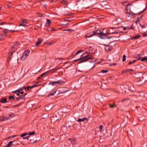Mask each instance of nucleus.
<instances>
[{
    "label": "nucleus",
    "instance_id": "f257e3e1",
    "mask_svg": "<svg viewBox=\"0 0 147 147\" xmlns=\"http://www.w3.org/2000/svg\"><path fill=\"white\" fill-rule=\"evenodd\" d=\"M93 59L94 57L92 55L89 54L88 52H86L82 54L80 59L75 60V61H77L78 60H80L79 63H81L86 62L89 59Z\"/></svg>",
    "mask_w": 147,
    "mask_h": 147
},
{
    "label": "nucleus",
    "instance_id": "f03ea898",
    "mask_svg": "<svg viewBox=\"0 0 147 147\" xmlns=\"http://www.w3.org/2000/svg\"><path fill=\"white\" fill-rule=\"evenodd\" d=\"M92 33H93V34H94V35L100 34V37L101 38L104 39L105 38H108V39H109L111 38V37H107L106 35V34L104 33L100 30H97L95 31H93Z\"/></svg>",
    "mask_w": 147,
    "mask_h": 147
},
{
    "label": "nucleus",
    "instance_id": "7ed1b4c3",
    "mask_svg": "<svg viewBox=\"0 0 147 147\" xmlns=\"http://www.w3.org/2000/svg\"><path fill=\"white\" fill-rule=\"evenodd\" d=\"M132 5V4L131 3H129L126 6V11L125 12V13L127 14V16H128V17H130V18H133L134 17V15H136V14H138L139 15H140L141 13H142L143 11H141L140 12L138 13H132V12H131V11L130 10V12H128L127 11H128V9L127 8V7L129 5L131 6Z\"/></svg>",
    "mask_w": 147,
    "mask_h": 147
},
{
    "label": "nucleus",
    "instance_id": "20e7f679",
    "mask_svg": "<svg viewBox=\"0 0 147 147\" xmlns=\"http://www.w3.org/2000/svg\"><path fill=\"white\" fill-rule=\"evenodd\" d=\"M65 82L62 81L61 80H59L56 81L50 82L49 83V84H51L52 86L56 85L57 84H61L64 83Z\"/></svg>",
    "mask_w": 147,
    "mask_h": 147
},
{
    "label": "nucleus",
    "instance_id": "39448f33",
    "mask_svg": "<svg viewBox=\"0 0 147 147\" xmlns=\"http://www.w3.org/2000/svg\"><path fill=\"white\" fill-rule=\"evenodd\" d=\"M8 30L7 29L4 30V31L0 35V36H1V38H0V40L3 39L4 37L6 35V34L7 33Z\"/></svg>",
    "mask_w": 147,
    "mask_h": 147
},
{
    "label": "nucleus",
    "instance_id": "423d86ee",
    "mask_svg": "<svg viewBox=\"0 0 147 147\" xmlns=\"http://www.w3.org/2000/svg\"><path fill=\"white\" fill-rule=\"evenodd\" d=\"M27 20L26 19H23L22 20L21 23L20 24V26H27L26 24H27Z\"/></svg>",
    "mask_w": 147,
    "mask_h": 147
},
{
    "label": "nucleus",
    "instance_id": "0eeeda50",
    "mask_svg": "<svg viewBox=\"0 0 147 147\" xmlns=\"http://www.w3.org/2000/svg\"><path fill=\"white\" fill-rule=\"evenodd\" d=\"M68 91V88L65 87H63L61 88L59 90L61 93H65Z\"/></svg>",
    "mask_w": 147,
    "mask_h": 147
},
{
    "label": "nucleus",
    "instance_id": "6e6552de",
    "mask_svg": "<svg viewBox=\"0 0 147 147\" xmlns=\"http://www.w3.org/2000/svg\"><path fill=\"white\" fill-rule=\"evenodd\" d=\"M36 86H37V85H36V84H35L34 85L32 86H28V87L24 86V89L26 91H27L26 90H29V89L30 88H32L33 87H35Z\"/></svg>",
    "mask_w": 147,
    "mask_h": 147
},
{
    "label": "nucleus",
    "instance_id": "1a4fd4ad",
    "mask_svg": "<svg viewBox=\"0 0 147 147\" xmlns=\"http://www.w3.org/2000/svg\"><path fill=\"white\" fill-rule=\"evenodd\" d=\"M10 119V118L9 117H6L4 116H3L2 117L0 118V120L2 121H6L7 120H8Z\"/></svg>",
    "mask_w": 147,
    "mask_h": 147
},
{
    "label": "nucleus",
    "instance_id": "9d476101",
    "mask_svg": "<svg viewBox=\"0 0 147 147\" xmlns=\"http://www.w3.org/2000/svg\"><path fill=\"white\" fill-rule=\"evenodd\" d=\"M30 51L29 50H27L25 51L22 54L24 56H26L27 57L28 56V54L30 53Z\"/></svg>",
    "mask_w": 147,
    "mask_h": 147
},
{
    "label": "nucleus",
    "instance_id": "9b49d317",
    "mask_svg": "<svg viewBox=\"0 0 147 147\" xmlns=\"http://www.w3.org/2000/svg\"><path fill=\"white\" fill-rule=\"evenodd\" d=\"M38 42L35 45L36 46H38L42 43V40L41 38H38Z\"/></svg>",
    "mask_w": 147,
    "mask_h": 147
},
{
    "label": "nucleus",
    "instance_id": "f8f14e48",
    "mask_svg": "<svg viewBox=\"0 0 147 147\" xmlns=\"http://www.w3.org/2000/svg\"><path fill=\"white\" fill-rule=\"evenodd\" d=\"M51 21L49 19H47V22L45 23V25L46 26H49L51 24Z\"/></svg>",
    "mask_w": 147,
    "mask_h": 147
},
{
    "label": "nucleus",
    "instance_id": "ddd939ff",
    "mask_svg": "<svg viewBox=\"0 0 147 147\" xmlns=\"http://www.w3.org/2000/svg\"><path fill=\"white\" fill-rule=\"evenodd\" d=\"M71 144H77V142L76 141V139L72 138V140L71 141Z\"/></svg>",
    "mask_w": 147,
    "mask_h": 147
},
{
    "label": "nucleus",
    "instance_id": "4468645a",
    "mask_svg": "<svg viewBox=\"0 0 147 147\" xmlns=\"http://www.w3.org/2000/svg\"><path fill=\"white\" fill-rule=\"evenodd\" d=\"M7 99L6 98H2L0 100V102L2 103H6L7 102Z\"/></svg>",
    "mask_w": 147,
    "mask_h": 147
},
{
    "label": "nucleus",
    "instance_id": "2eb2a0df",
    "mask_svg": "<svg viewBox=\"0 0 147 147\" xmlns=\"http://www.w3.org/2000/svg\"><path fill=\"white\" fill-rule=\"evenodd\" d=\"M15 141V140H14L13 141H10L9 142L8 144H7V145L6 146V147H11V146L13 145L12 144Z\"/></svg>",
    "mask_w": 147,
    "mask_h": 147
},
{
    "label": "nucleus",
    "instance_id": "dca6fc26",
    "mask_svg": "<svg viewBox=\"0 0 147 147\" xmlns=\"http://www.w3.org/2000/svg\"><path fill=\"white\" fill-rule=\"evenodd\" d=\"M111 47L108 46H107L106 47H105V50L106 51H110L111 50Z\"/></svg>",
    "mask_w": 147,
    "mask_h": 147
},
{
    "label": "nucleus",
    "instance_id": "f3484780",
    "mask_svg": "<svg viewBox=\"0 0 147 147\" xmlns=\"http://www.w3.org/2000/svg\"><path fill=\"white\" fill-rule=\"evenodd\" d=\"M53 116H54V115H53ZM55 118L54 116H52V117H51V120H53L54 121H56L58 119V118H57V117H56V116H55Z\"/></svg>",
    "mask_w": 147,
    "mask_h": 147
},
{
    "label": "nucleus",
    "instance_id": "a211bd4d",
    "mask_svg": "<svg viewBox=\"0 0 147 147\" xmlns=\"http://www.w3.org/2000/svg\"><path fill=\"white\" fill-rule=\"evenodd\" d=\"M61 3L67 5L69 4L68 2L65 0H63L61 2Z\"/></svg>",
    "mask_w": 147,
    "mask_h": 147
},
{
    "label": "nucleus",
    "instance_id": "6ab92c4d",
    "mask_svg": "<svg viewBox=\"0 0 147 147\" xmlns=\"http://www.w3.org/2000/svg\"><path fill=\"white\" fill-rule=\"evenodd\" d=\"M48 71H47L46 72H45L42 74H41L37 78V80L39 79L41 77L43 76L46 73H47Z\"/></svg>",
    "mask_w": 147,
    "mask_h": 147
},
{
    "label": "nucleus",
    "instance_id": "aec40b11",
    "mask_svg": "<svg viewBox=\"0 0 147 147\" xmlns=\"http://www.w3.org/2000/svg\"><path fill=\"white\" fill-rule=\"evenodd\" d=\"M86 118H84L82 119L79 118L77 120V121L78 122H81V121H84L86 119Z\"/></svg>",
    "mask_w": 147,
    "mask_h": 147
},
{
    "label": "nucleus",
    "instance_id": "412c9836",
    "mask_svg": "<svg viewBox=\"0 0 147 147\" xmlns=\"http://www.w3.org/2000/svg\"><path fill=\"white\" fill-rule=\"evenodd\" d=\"M27 58V57L26 56H25L22 54V57L20 59H22V60L24 61Z\"/></svg>",
    "mask_w": 147,
    "mask_h": 147
},
{
    "label": "nucleus",
    "instance_id": "4be33fe9",
    "mask_svg": "<svg viewBox=\"0 0 147 147\" xmlns=\"http://www.w3.org/2000/svg\"><path fill=\"white\" fill-rule=\"evenodd\" d=\"M56 92V90L54 91L52 93H49L48 95V96H53V95H54L55 94Z\"/></svg>",
    "mask_w": 147,
    "mask_h": 147
},
{
    "label": "nucleus",
    "instance_id": "5701e85b",
    "mask_svg": "<svg viewBox=\"0 0 147 147\" xmlns=\"http://www.w3.org/2000/svg\"><path fill=\"white\" fill-rule=\"evenodd\" d=\"M14 98H15V97L13 96H9L8 97V99L9 100H11V99H14Z\"/></svg>",
    "mask_w": 147,
    "mask_h": 147
},
{
    "label": "nucleus",
    "instance_id": "b1692460",
    "mask_svg": "<svg viewBox=\"0 0 147 147\" xmlns=\"http://www.w3.org/2000/svg\"><path fill=\"white\" fill-rule=\"evenodd\" d=\"M18 45V42H16V43H15L13 46L11 47L12 49H13V48L17 47Z\"/></svg>",
    "mask_w": 147,
    "mask_h": 147
},
{
    "label": "nucleus",
    "instance_id": "393cba45",
    "mask_svg": "<svg viewBox=\"0 0 147 147\" xmlns=\"http://www.w3.org/2000/svg\"><path fill=\"white\" fill-rule=\"evenodd\" d=\"M93 35H94V34H93V33H92L91 34H87L86 35V36L87 37L90 38V37H91Z\"/></svg>",
    "mask_w": 147,
    "mask_h": 147
},
{
    "label": "nucleus",
    "instance_id": "a878e982",
    "mask_svg": "<svg viewBox=\"0 0 147 147\" xmlns=\"http://www.w3.org/2000/svg\"><path fill=\"white\" fill-rule=\"evenodd\" d=\"M141 37V36L140 35H137L136 36H135L133 37L134 39H138L140 38Z\"/></svg>",
    "mask_w": 147,
    "mask_h": 147
},
{
    "label": "nucleus",
    "instance_id": "bb28decb",
    "mask_svg": "<svg viewBox=\"0 0 147 147\" xmlns=\"http://www.w3.org/2000/svg\"><path fill=\"white\" fill-rule=\"evenodd\" d=\"M83 51V50H78V51H77L76 53L75 54V55H76L78 54H79V53L82 52Z\"/></svg>",
    "mask_w": 147,
    "mask_h": 147
},
{
    "label": "nucleus",
    "instance_id": "cd10ccee",
    "mask_svg": "<svg viewBox=\"0 0 147 147\" xmlns=\"http://www.w3.org/2000/svg\"><path fill=\"white\" fill-rule=\"evenodd\" d=\"M37 14L38 15V16H37L38 17H42L44 16V15H43L42 14H41V13H37Z\"/></svg>",
    "mask_w": 147,
    "mask_h": 147
},
{
    "label": "nucleus",
    "instance_id": "c85d7f7f",
    "mask_svg": "<svg viewBox=\"0 0 147 147\" xmlns=\"http://www.w3.org/2000/svg\"><path fill=\"white\" fill-rule=\"evenodd\" d=\"M109 105L110 107L111 108H114L115 107L117 106V105H111L110 104H109Z\"/></svg>",
    "mask_w": 147,
    "mask_h": 147
},
{
    "label": "nucleus",
    "instance_id": "c756f323",
    "mask_svg": "<svg viewBox=\"0 0 147 147\" xmlns=\"http://www.w3.org/2000/svg\"><path fill=\"white\" fill-rule=\"evenodd\" d=\"M103 126L102 125L99 126V129L100 131V132H101L102 131V130L103 128Z\"/></svg>",
    "mask_w": 147,
    "mask_h": 147
},
{
    "label": "nucleus",
    "instance_id": "7c9ffc66",
    "mask_svg": "<svg viewBox=\"0 0 147 147\" xmlns=\"http://www.w3.org/2000/svg\"><path fill=\"white\" fill-rule=\"evenodd\" d=\"M108 70H102L101 71V72L102 73H106L108 72Z\"/></svg>",
    "mask_w": 147,
    "mask_h": 147
},
{
    "label": "nucleus",
    "instance_id": "2f4dec72",
    "mask_svg": "<svg viewBox=\"0 0 147 147\" xmlns=\"http://www.w3.org/2000/svg\"><path fill=\"white\" fill-rule=\"evenodd\" d=\"M28 134L27 133H24L23 134H22L21 135V137H25V136H26V135H28Z\"/></svg>",
    "mask_w": 147,
    "mask_h": 147
},
{
    "label": "nucleus",
    "instance_id": "473e14b6",
    "mask_svg": "<svg viewBox=\"0 0 147 147\" xmlns=\"http://www.w3.org/2000/svg\"><path fill=\"white\" fill-rule=\"evenodd\" d=\"M147 60V57H143L141 59V60L142 61H144L145 60Z\"/></svg>",
    "mask_w": 147,
    "mask_h": 147
},
{
    "label": "nucleus",
    "instance_id": "72a5a7b5",
    "mask_svg": "<svg viewBox=\"0 0 147 147\" xmlns=\"http://www.w3.org/2000/svg\"><path fill=\"white\" fill-rule=\"evenodd\" d=\"M126 55H124L123 56V60H122V61L123 62H124L125 61V60H126Z\"/></svg>",
    "mask_w": 147,
    "mask_h": 147
},
{
    "label": "nucleus",
    "instance_id": "f704fd0d",
    "mask_svg": "<svg viewBox=\"0 0 147 147\" xmlns=\"http://www.w3.org/2000/svg\"><path fill=\"white\" fill-rule=\"evenodd\" d=\"M63 31H70V32H72L73 31H74V30L73 29H67L64 30Z\"/></svg>",
    "mask_w": 147,
    "mask_h": 147
},
{
    "label": "nucleus",
    "instance_id": "c9c22d12",
    "mask_svg": "<svg viewBox=\"0 0 147 147\" xmlns=\"http://www.w3.org/2000/svg\"><path fill=\"white\" fill-rule=\"evenodd\" d=\"M35 134V132L34 131H33L32 132H30L28 134L29 135H34Z\"/></svg>",
    "mask_w": 147,
    "mask_h": 147
},
{
    "label": "nucleus",
    "instance_id": "e433bc0d",
    "mask_svg": "<svg viewBox=\"0 0 147 147\" xmlns=\"http://www.w3.org/2000/svg\"><path fill=\"white\" fill-rule=\"evenodd\" d=\"M13 52H12V51L9 52V54L8 55V56H11L13 55Z\"/></svg>",
    "mask_w": 147,
    "mask_h": 147
},
{
    "label": "nucleus",
    "instance_id": "4c0bfd02",
    "mask_svg": "<svg viewBox=\"0 0 147 147\" xmlns=\"http://www.w3.org/2000/svg\"><path fill=\"white\" fill-rule=\"evenodd\" d=\"M141 18V17H140L139 18H137V19H138V20H136V21L135 23L136 24H137L138 23V21H140V20L139 19H140Z\"/></svg>",
    "mask_w": 147,
    "mask_h": 147
},
{
    "label": "nucleus",
    "instance_id": "58836bf2",
    "mask_svg": "<svg viewBox=\"0 0 147 147\" xmlns=\"http://www.w3.org/2000/svg\"><path fill=\"white\" fill-rule=\"evenodd\" d=\"M58 69H55V68H53V69H52V73H54L56 71L58 70Z\"/></svg>",
    "mask_w": 147,
    "mask_h": 147
},
{
    "label": "nucleus",
    "instance_id": "ea45409f",
    "mask_svg": "<svg viewBox=\"0 0 147 147\" xmlns=\"http://www.w3.org/2000/svg\"><path fill=\"white\" fill-rule=\"evenodd\" d=\"M134 71L133 69H127L125 70L126 72H129V71Z\"/></svg>",
    "mask_w": 147,
    "mask_h": 147
},
{
    "label": "nucleus",
    "instance_id": "a19ab883",
    "mask_svg": "<svg viewBox=\"0 0 147 147\" xmlns=\"http://www.w3.org/2000/svg\"><path fill=\"white\" fill-rule=\"evenodd\" d=\"M29 137H30V136H28V137H26H26L25 136V137H23V138L24 139H27L28 140H29Z\"/></svg>",
    "mask_w": 147,
    "mask_h": 147
},
{
    "label": "nucleus",
    "instance_id": "79ce46f5",
    "mask_svg": "<svg viewBox=\"0 0 147 147\" xmlns=\"http://www.w3.org/2000/svg\"><path fill=\"white\" fill-rule=\"evenodd\" d=\"M127 28L128 29H133L134 28L132 26H131L130 27H127Z\"/></svg>",
    "mask_w": 147,
    "mask_h": 147
},
{
    "label": "nucleus",
    "instance_id": "37998d69",
    "mask_svg": "<svg viewBox=\"0 0 147 147\" xmlns=\"http://www.w3.org/2000/svg\"><path fill=\"white\" fill-rule=\"evenodd\" d=\"M20 97L21 99H23L25 97L24 95H21L20 96Z\"/></svg>",
    "mask_w": 147,
    "mask_h": 147
},
{
    "label": "nucleus",
    "instance_id": "c03bdc74",
    "mask_svg": "<svg viewBox=\"0 0 147 147\" xmlns=\"http://www.w3.org/2000/svg\"><path fill=\"white\" fill-rule=\"evenodd\" d=\"M8 61H9L11 59V56H8Z\"/></svg>",
    "mask_w": 147,
    "mask_h": 147
},
{
    "label": "nucleus",
    "instance_id": "a18cd8bd",
    "mask_svg": "<svg viewBox=\"0 0 147 147\" xmlns=\"http://www.w3.org/2000/svg\"><path fill=\"white\" fill-rule=\"evenodd\" d=\"M5 24H7V23L5 22H3L0 24V25H3Z\"/></svg>",
    "mask_w": 147,
    "mask_h": 147
},
{
    "label": "nucleus",
    "instance_id": "49530a36",
    "mask_svg": "<svg viewBox=\"0 0 147 147\" xmlns=\"http://www.w3.org/2000/svg\"><path fill=\"white\" fill-rule=\"evenodd\" d=\"M19 90H20V91L22 90H23L24 89V86H23V87H22L21 88H19Z\"/></svg>",
    "mask_w": 147,
    "mask_h": 147
},
{
    "label": "nucleus",
    "instance_id": "de8ad7c7",
    "mask_svg": "<svg viewBox=\"0 0 147 147\" xmlns=\"http://www.w3.org/2000/svg\"><path fill=\"white\" fill-rule=\"evenodd\" d=\"M16 99L17 100H19L21 99L20 97L16 98Z\"/></svg>",
    "mask_w": 147,
    "mask_h": 147
},
{
    "label": "nucleus",
    "instance_id": "09e8293b",
    "mask_svg": "<svg viewBox=\"0 0 147 147\" xmlns=\"http://www.w3.org/2000/svg\"><path fill=\"white\" fill-rule=\"evenodd\" d=\"M13 115V114H10L9 115V117H13V116H12V115Z\"/></svg>",
    "mask_w": 147,
    "mask_h": 147
},
{
    "label": "nucleus",
    "instance_id": "8fccbe9b",
    "mask_svg": "<svg viewBox=\"0 0 147 147\" xmlns=\"http://www.w3.org/2000/svg\"><path fill=\"white\" fill-rule=\"evenodd\" d=\"M56 30L54 28H51V30H50V31H53L54 30Z\"/></svg>",
    "mask_w": 147,
    "mask_h": 147
},
{
    "label": "nucleus",
    "instance_id": "3c124183",
    "mask_svg": "<svg viewBox=\"0 0 147 147\" xmlns=\"http://www.w3.org/2000/svg\"><path fill=\"white\" fill-rule=\"evenodd\" d=\"M43 5L44 6V7H47V4H43Z\"/></svg>",
    "mask_w": 147,
    "mask_h": 147
},
{
    "label": "nucleus",
    "instance_id": "603ef678",
    "mask_svg": "<svg viewBox=\"0 0 147 147\" xmlns=\"http://www.w3.org/2000/svg\"><path fill=\"white\" fill-rule=\"evenodd\" d=\"M136 60H134L132 62V63H134L135 62H136Z\"/></svg>",
    "mask_w": 147,
    "mask_h": 147
},
{
    "label": "nucleus",
    "instance_id": "864d4df0",
    "mask_svg": "<svg viewBox=\"0 0 147 147\" xmlns=\"http://www.w3.org/2000/svg\"><path fill=\"white\" fill-rule=\"evenodd\" d=\"M10 31L11 32H13L16 31V30H10Z\"/></svg>",
    "mask_w": 147,
    "mask_h": 147
},
{
    "label": "nucleus",
    "instance_id": "5fc2aeb1",
    "mask_svg": "<svg viewBox=\"0 0 147 147\" xmlns=\"http://www.w3.org/2000/svg\"><path fill=\"white\" fill-rule=\"evenodd\" d=\"M132 62L131 61H130L129 62V63H128V64L129 65H131L132 64Z\"/></svg>",
    "mask_w": 147,
    "mask_h": 147
},
{
    "label": "nucleus",
    "instance_id": "6e6d98bb",
    "mask_svg": "<svg viewBox=\"0 0 147 147\" xmlns=\"http://www.w3.org/2000/svg\"><path fill=\"white\" fill-rule=\"evenodd\" d=\"M127 27H124L123 28V30H127Z\"/></svg>",
    "mask_w": 147,
    "mask_h": 147
},
{
    "label": "nucleus",
    "instance_id": "4d7b16f0",
    "mask_svg": "<svg viewBox=\"0 0 147 147\" xmlns=\"http://www.w3.org/2000/svg\"><path fill=\"white\" fill-rule=\"evenodd\" d=\"M20 90H19V89L17 90H16V91L18 92V93L20 92Z\"/></svg>",
    "mask_w": 147,
    "mask_h": 147
},
{
    "label": "nucleus",
    "instance_id": "13d9d810",
    "mask_svg": "<svg viewBox=\"0 0 147 147\" xmlns=\"http://www.w3.org/2000/svg\"><path fill=\"white\" fill-rule=\"evenodd\" d=\"M20 92H19V93L18 92V93H17L16 94V95L17 96H19L20 95Z\"/></svg>",
    "mask_w": 147,
    "mask_h": 147
},
{
    "label": "nucleus",
    "instance_id": "bf43d9fd",
    "mask_svg": "<svg viewBox=\"0 0 147 147\" xmlns=\"http://www.w3.org/2000/svg\"><path fill=\"white\" fill-rule=\"evenodd\" d=\"M38 1H39L40 3H41V1H44V0H38Z\"/></svg>",
    "mask_w": 147,
    "mask_h": 147
},
{
    "label": "nucleus",
    "instance_id": "052dcab7",
    "mask_svg": "<svg viewBox=\"0 0 147 147\" xmlns=\"http://www.w3.org/2000/svg\"><path fill=\"white\" fill-rule=\"evenodd\" d=\"M17 91H16V90H15V91H13V93H14V94H16V93H17Z\"/></svg>",
    "mask_w": 147,
    "mask_h": 147
},
{
    "label": "nucleus",
    "instance_id": "680f3d73",
    "mask_svg": "<svg viewBox=\"0 0 147 147\" xmlns=\"http://www.w3.org/2000/svg\"><path fill=\"white\" fill-rule=\"evenodd\" d=\"M20 93L21 94H23L24 93V91H22V92H20Z\"/></svg>",
    "mask_w": 147,
    "mask_h": 147
},
{
    "label": "nucleus",
    "instance_id": "e2e57ef3",
    "mask_svg": "<svg viewBox=\"0 0 147 147\" xmlns=\"http://www.w3.org/2000/svg\"><path fill=\"white\" fill-rule=\"evenodd\" d=\"M116 32H111L110 33L111 34H114V33H116Z\"/></svg>",
    "mask_w": 147,
    "mask_h": 147
},
{
    "label": "nucleus",
    "instance_id": "0e129e2a",
    "mask_svg": "<svg viewBox=\"0 0 147 147\" xmlns=\"http://www.w3.org/2000/svg\"><path fill=\"white\" fill-rule=\"evenodd\" d=\"M68 140H70L71 141V140H72V138H68Z\"/></svg>",
    "mask_w": 147,
    "mask_h": 147
},
{
    "label": "nucleus",
    "instance_id": "69168bd1",
    "mask_svg": "<svg viewBox=\"0 0 147 147\" xmlns=\"http://www.w3.org/2000/svg\"><path fill=\"white\" fill-rule=\"evenodd\" d=\"M27 94V93H25L24 94V97H25V96Z\"/></svg>",
    "mask_w": 147,
    "mask_h": 147
},
{
    "label": "nucleus",
    "instance_id": "338daca9",
    "mask_svg": "<svg viewBox=\"0 0 147 147\" xmlns=\"http://www.w3.org/2000/svg\"><path fill=\"white\" fill-rule=\"evenodd\" d=\"M54 2V1H53V0H51L50 1L51 2Z\"/></svg>",
    "mask_w": 147,
    "mask_h": 147
},
{
    "label": "nucleus",
    "instance_id": "774afa93",
    "mask_svg": "<svg viewBox=\"0 0 147 147\" xmlns=\"http://www.w3.org/2000/svg\"><path fill=\"white\" fill-rule=\"evenodd\" d=\"M126 100V99H123V100H122L121 101V102H123V101H125V100Z\"/></svg>",
    "mask_w": 147,
    "mask_h": 147
}]
</instances>
